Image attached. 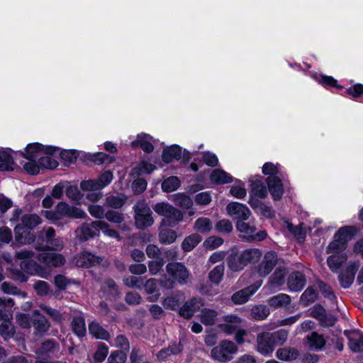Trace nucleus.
Wrapping results in <instances>:
<instances>
[{"label":"nucleus","instance_id":"nucleus-1","mask_svg":"<svg viewBox=\"0 0 363 363\" xmlns=\"http://www.w3.org/2000/svg\"><path fill=\"white\" fill-rule=\"evenodd\" d=\"M58 151L55 147H44L39 143L30 144L27 145V155L29 158H37L40 169H55L57 167L58 162L52 159L50 155Z\"/></svg>","mask_w":363,"mask_h":363},{"label":"nucleus","instance_id":"nucleus-2","mask_svg":"<svg viewBox=\"0 0 363 363\" xmlns=\"http://www.w3.org/2000/svg\"><path fill=\"white\" fill-rule=\"evenodd\" d=\"M153 210L162 216L161 225L165 227H174L183 220V213L168 203L160 202L153 206Z\"/></svg>","mask_w":363,"mask_h":363},{"label":"nucleus","instance_id":"nucleus-3","mask_svg":"<svg viewBox=\"0 0 363 363\" xmlns=\"http://www.w3.org/2000/svg\"><path fill=\"white\" fill-rule=\"evenodd\" d=\"M238 352V347L234 342L223 340L212 348L211 357L218 362L225 363L233 359Z\"/></svg>","mask_w":363,"mask_h":363},{"label":"nucleus","instance_id":"nucleus-4","mask_svg":"<svg viewBox=\"0 0 363 363\" xmlns=\"http://www.w3.org/2000/svg\"><path fill=\"white\" fill-rule=\"evenodd\" d=\"M355 233L352 226L340 228L335 234L333 240L329 244L326 252L328 253L339 254L346 248L347 242Z\"/></svg>","mask_w":363,"mask_h":363},{"label":"nucleus","instance_id":"nucleus-5","mask_svg":"<svg viewBox=\"0 0 363 363\" xmlns=\"http://www.w3.org/2000/svg\"><path fill=\"white\" fill-rule=\"evenodd\" d=\"M133 210L135 222L138 228L144 229L153 224L152 211L145 201H138L133 206Z\"/></svg>","mask_w":363,"mask_h":363},{"label":"nucleus","instance_id":"nucleus-6","mask_svg":"<svg viewBox=\"0 0 363 363\" xmlns=\"http://www.w3.org/2000/svg\"><path fill=\"white\" fill-rule=\"evenodd\" d=\"M21 223L16 225L15 228L16 240L22 245L29 244L34 240V236L31 235L29 238H23L22 235L19 234V230L22 228H34L41 223L42 219L36 214H26L21 217Z\"/></svg>","mask_w":363,"mask_h":363},{"label":"nucleus","instance_id":"nucleus-7","mask_svg":"<svg viewBox=\"0 0 363 363\" xmlns=\"http://www.w3.org/2000/svg\"><path fill=\"white\" fill-rule=\"evenodd\" d=\"M236 228L240 233V237L247 241H262L267 235L265 230L257 231V228L255 225L247 223L245 220H238Z\"/></svg>","mask_w":363,"mask_h":363},{"label":"nucleus","instance_id":"nucleus-8","mask_svg":"<svg viewBox=\"0 0 363 363\" xmlns=\"http://www.w3.org/2000/svg\"><path fill=\"white\" fill-rule=\"evenodd\" d=\"M34 257H35V252L30 250H22L15 253V257L22 259L20 263L21 268L30 274H39L41 271V267L37 262L31 259Z\"/></svg>","mask_w":363,"mask_h":363},{"label":"nucleus","instance_id":"nucleus-9","mask_svg":"<svg viewBox=\"0 0 363 363\" xmlns=\"http://www.w3.org/2000/svg\"><path fill=\"white\" fill-rule=\"evenodd\" d=\"M167 273L179 284H187L189 279V272L186 267L180 262H171L167 264Z\"/></svg>","mask_w":363,"mask_h":363},{"label":"nucleus","instance_id":"nucleus-10","mask_svg":"<svg viewBox=\"0 0 363 363\" xmlns=\"http://www.w3.org/2000/svg\"><path fill=\"white\" fill-rule=\"evenodd\" d=\"M35 249L40 252L35 257L48 267H58L65 263V258L61 254L43 250L39 247H35Z\"/></svg>","mask_w":363,"mask_h":363},{"label":"nucleus","instance_id":"nucleus-11","mask_svg":"<svg viewBox=\"0 0 363 363\" xmlns=\"http://www.w3.org/2000/svg\"><path fill=\"white\" fill-rule=\"evenodd\" d=\"M242 321V318L237 315H225L221 318V322L218 324V328L225 334L232 335L240 327Z\"/></svg>","mask_w":363,"mask_h":363},{"label":"nucleus","instance_id":"nucleus-12","mask_svg":"<svg viewBox=\"0 0 363 363\" xmlns=\"http://www.w3.org/2000/svg\"><path fill=\"white\" fill-rule=\"evenodd\" d=\"M286 274L287 270L285 267H277L269 278V280L267 284L264 286V289L268 292L272 293L274 290L279 289L284 284Z\"/></svg>","mask_w":363,"mask_h":363},{"label":"nucleus","instance_id":"nucleus-13","mask_svg":"<svg viewBox=\"0 0 363 363\" xmlns=\"http://www.w3.org/2000/svg\"><path fill=\"white\" fill-rule=\"evenodd\" d=\"M277 255L272 251L264 255L262 262L257 267V272L259 277H267L277 264Z\"/></svg>","mask_w":363,"mask_h":363},{"label":"nucleus","instance_id":"nucleus-14","mask_svg":"<svg viewBox=\"0 0 363 363\" xmlns=\"http://www.w3.org/2000/svg\"><path fill=\"white\" fill-rule=\"evenodd\" d=\"M226 211L232 217H234L238 220H247L251 212L250 209L245 205L238 202H231L228 204Z\"/></svg>","mask_w":363,"mask_h":363},{"label":"nucleus","instance_id":"nucleus-15","mask_svg":"<svg viewBox=\"0 0 363 363\" xmlns=\"http://www.w3.org/2000/svg\"><path fill=\"white\" fill-rule=\"evenodd\" d=\"M98 223H101V220L93 221L91 223H85L77 228L76 233L79 240L85 241L90 238L99 235L100 228Z\"/></svg>","mask_w":363,"mask_h":363},{"label":"nucleus","instance_id":"nucleus-16","mask_svg":"<svg viewBox=\"0 0 363 363\" xmlns=\"http://www.w3.org/2000/svg\"><path fill=\"white\" fill-rule=\"evenodd\" d=\"M274 345L272 342L269 332H262L257 336V350L262 355H269L274 351Z\"/></svg>","mask_w":363,"mask_h":363},{"label":"nucleus","instance_id":"nucleus-17","mask_svg":"<svg viewBox=\"0 0 363 363\" xmlns=\"http://www.w3.org/2000/svg\"><path fill=\"white\" fill-rule=\"evenodd\" d=\"M261 286V284H253L235 293L232 296V301L235 304L246 303L250 297L253 295Z\"/></svg>","mask_w":363,"mask_h":363},{"label":"nucleus","instance_id":"nucleus-18","mask_svg":"<svg viewBox=\"0 0 363 363\" xmlns=\"http://www.w3.org/2000/svg\"><path fill=\"white\" fill-rule=\"evenodd\" d=\"M349 340V347L354 352H363V334L358 331H345Z\"/></svg>","mask_w":363,"mask_h":363},{"label":"nucleus","instance_id":"nucleus-19","mask_svg":"<svg viewBox=\"0 0 363 363\" xmlns=\"http://www.w3.org/2000/svg\"><path fill=\"white\" fill-rule=\"evenodd\" d=\"M201 306V299L192 298L186 301L182 307L180 308L179 314L181 316L189 319L194 314L198 311Z\"/></svg>","mask_w":363,"mask_h":363},{"label":"nucleus","instance_id":"nucleus-20","mask_svg":"<svg viewBox=\"0 0 363 363\" xmlns=\"http://www.w3.org/2000/svg\"><path fill=\"white\" fill-rule=\"evenodd\" d=\"M287 285L291 291H300L306 285L305 276L300 272L291 273L288 279Z\"/></svg>","mask_w":363,"mask_h":363},{"label":"nucleus","instance_id":"nucleus-21","mask_svg":"<svg viewBox=\"0 0 363 363\" xmlns=\"http://www.w3.org/2000/svg\"><path fill=\"white\" fill-rule=\"evenodd\" d=\"M267 182L269 191L273 198L275 200H279L284 191L281 179L276 176L269 177L267 179Z\"/></svg>","mask_w":363,"mask_h":363},{"label":"nucleus","instance_id":"nucleus-22","mask_svg":"<svg viewBox=\"0 0 363 363\" xmlns=\"http://www.w3.org/2000/svg\"><path fill=\"white\" fill-rule=\"evenodd\" d=\"M69 204L65 202H60L55 206V211H46L45 217L52 221L58 220L63 217H67Z\"/></svg>","mask_w":363,"mask_h":363},{"label":"nucleus","instance_id":"nucleus-23","mask_svg":"<svg viewBox=\"0 0 363 363\" xmlns=\"http://www.w3.org/2000/svg\"><path fill=\"white\" fill-rule=\"evenodd\" d=\"M15 303L13 298L0 297V321L12 319L13 310Z\"/></svg>","mask_w":363,"mask_h":363},{"label":"nucleus","instance_id":"nucleus-24","mask_svg":"<svg viewBox=\"0 0 363 363\" xmlns=\"http://www.w3.org/2000/svg\"><path fill=\"white\" fill-rule=\"evenodd\" d=\"M32 323L35 330L40 333H46L50 328L48 319L38 311L33 313Z\"/></svg>","mask_w":363,"mask_h":363},{"label":"nucleus","instance_id":"nucleus-25","mask_svg":"<svg viewBox=\"0 0 363 363\" xmlns=\"http://www.w3.org/2000/svg\"><path fill=\"white\" fill-rule=\"evenodd\" d=\"M325 340L322 335L313 332L306 337V344L311 350H321L325 345Z\"/></svg>","mask_w":363,"mask_h":363},{"label":"nucleus","instance_id":"nucleus-26","mask_svg":"<svg viewBox=\"0 0 363 363\" xmlns=\"http://www.w3.org/2000/svg\"><path fill=\"white\" fill-rule=\"evenodd\" d=\"M152 137L147 134H139L137 136V140L131 143L133 147H141L145 152H152L154 150V146L151 143Z\"/></svg>","mask_w":363,"mask_h":363},{"label":"nucleus","instance_id":"nucleus-27","mask_svg":"<svg viewBox=\"0 0 363 363\" xmlns=\"http://www.w3.org/2000/svg\"><path fill=\"white\" fill-rule=\"evenodd\" d=\"M358 265L353 264H351L346 272L341 273L339 277V281L343 288H349L353 283L354 279V275L357 271Z\"/></svg>","mask_w":363,"mask_h":363},{"label":"nucleus","instance_id":"nucleus-28","mask_svg":"<svg viewBox=\"0 0 363 363\" xmlns=\"http://www.w3.org/2000/svg\"><path fill=\"white\" fill-rule=\"evenodd\" d=\"M101 259L90 252H84L77 260V265L82 267H90L99 264Z\"/></svg>","mask_w":363,"mask_h":363},{"label":"nucleus","instance_id":"nucleus-29","mask_svg":"<svg viewBox=\"0 0 363 363\" xmlns=\"http://www.w3.org/2000/svg\"><path fill=\"white\" fill-rule=\"evenodd\" d=\"M277 357L285 362H291L298 358L299 352L294 347H283L277 351Z\"/></svg>","mask_w":363,"mask_h":363},{"label":"nucleus","instance_id":"nucleus-30","mask_svg":"<svg viewBox=\"0 0 363 363\" xmlns=\"http://www.w3.org/2000/svg\"><path fill=\"white\" fill-rule=\"evenodd\" d=\"M270 310L265 305H257L250 310V318L254 320H265L269 315Z\"/></svg>","mask_w":363,"mask_h":363},{"label":"nucleus","instance_id":"nucleus-31","mask_svg":"<svg viewBox=\"0 0 363 363\" xmlns=\"http://www.w3.org/2000/svg\"><path fill=\"white\" fill-rule=\"evenodd\" d=\"M60 347L53 340H48L43 342L40 348L37 352L38 355L49 356L59 352Z\"/></svg>","mask_w":363,"mask_h":363},{"label":"nucleus","instance_id":"nucleus-32","mask_svg":"<svg viewBox=\"0 0 363 363\" xmlns=\"http://www.w3.org/2000/svg\"><path fill=\"white\" fill-rule=\"evenodd\" d=\"M291 303V297L286 294H279L271 297L268 304L274 308L286 307Z\"/></svg>","mask_w":363,"mask_h":363},{"label":"nucleus","instance_id":"nucleus-33","mask_svg":"<svg viewBox=\"0 0 363 363\" xmlns=\"http://www.w3.org/2000/svg\"><path fill=\"white\" fill-rule=\"evenodd\" d=\"M89 333L97 339L108 340L110 335L100 324L96 321H92L89 324Z\"/></svg>","mask_w":363,"mask_h":363},{"label":"nucleus","instance_id":"nucleus-34","mask_svg":"<svg viewBox=\"0 0 363 363\" xmlns=\"http://www.w3.org/2000/svg\"><path fill=\"white\" fill-rule=\"evenodd\" d=\"M225 272V265L223 263L216 266L212 270L208 272V278L209 281L218 286L223 280Z\"/></svg>","mask_w":363,"mask_h":363},{"label":"nucleus","instance_id":"nucleus-35","mask_svg":"<svg viewBox=\"0 0 363 363\" xmlns=\"http://www.w3.org/2000/svg\"><path fill=\"white\" fill-rule=\"evenodd\" d=\"M127 196L122 194L108 196L106 198V206L118 209L121 208L126 202Z\"/></svg>","mask_w":363,"mask_h":363},{"label":"nucleus","instance_id":"nucleus-36","mask_svg":"<svg viewBox=\"0 0 363 363\" xmlns=\"http://www.w3.org/2000/svg\"><path fill=\"white\" fill-rule=\"evenodd\" d=\"M181 157L182 150L178 145H172L162 152V160L167 163L171 162L174 159L179 160Z\"/></svg>","mask_w":363,"mask_h":363},{"label":"nucleus","instance_id":"nucleus-37","mask_svg":"<svg viewBox=\"0 0 363 363\" xmlns=\"http://www.w3.org/2000/svg\"><path fill=\"white\" fill-rule=\"evenodd\" d=\"M14 160L9 152L0 151V171H12L14 169Z\"/></svg>","mask_w":363,"mask_h":363},{"label":"nucleus","instance_id":"nucleus-38","mask_svg":"<svg viewBox=\"0 0 363 363\" xmlns=\"http://www.w3.org/2000/svg\"><path fill=\"white\" fill-rule=\"evenodd\" d=\"M172 200L176 206L184 209H189L194 204L193 200L189 196L182 193H177L172 195Z\"/></svg>","mask_w":363,"mask_h":363},{"label":"nucleus","instance_id":"nucleus-39","mask_svg":"<svg viewBox=\"0 0 363 363\" xmlns=\"http://www.w3.org/2000/svg\"><path fill=\"white\" fill-rule=\"evenodd\" d=\"M240 255L241 259H242L247 265L249 263L257 262L262 256V252L258 249L250 248L244 250Z\"/></svg>","mask_w":363,"mask_h":363},{"label":"nucleus","instance_id":"nucleus-40","mask_svg":"<svg viewBox=\"0 0 363 363\" xmlns=\"http://www.w3.org/2000/svg\"><path fill=\"white\" fill-rule=\"evenodd\" d=\"M347 259L346 256L344 254H333L330 255L328 259V265L329 268L334 272H337L340 269L342 263Z\"/></svg>","mask_w":363,"mask_h":363},{"label":"nucleus","instance_id":"nucleus-41","mask_svg":"<svg viewBox=\"0 0 363 363\" xmlns=\"http://www.w3.org/2000/svg\"><path fill=\"white\" fill-rule=\"evenodd\" d=\"M73 332L79 337H84L86 335V325L84 318L81 316L74 317L71 323Z\"/></svg>","mask_w":363,"mask_h":363},{"label":"nucleus","instance_id":"nucleus-42","mask_svg":"<svg viewBox=\"0 0 363 363\" xmlns=\"http://www.w3.org/2000/svg\"><path fill=\"white\" fill-rule=\"evenodd\" d=\"M211 180L216 184H227L233 181L232 177L221 169H214L211 174Z\"/></svg>","mask_w":363,"mask_h":363},{"label":"nucleus","instance_id":"nucleus-43","mask_svg":"<svg viewBox=\"0 0 363 363\" xmlns=\"http://www.w3.org/2000/svg\"><path fill=\"white\" fill-rule=\"evenodd\" d=\"M101 289L106 293L110 298H115L118 296V289L115 281L112 279H107L104 281Z\"/></svg>","mask_w":363,"mask_h":363},{"label":"nucleus","instance_id":"nucleus-44","mask_svg":"<svg viewBox=\"0 0 363 363\" xmlns=\"http://www.w3.org/2000/svg\"><path fill=\"white\" fill-rule=\"evenodd\" d=\"M217 311L211 309H203L201 311L199 318L201 322L206 325H213L217 319Z\"/></svg>","mask_w":363,"mask_h":363},{"label":"nucleus","instance_id":"nucleus-45","mask_svg":"<svg viewBox=\"0 0 363 363\" xmlns=\"http://www.w3.org/2000/svg\"><path fill=\"white\" fill-rule=\"evenodd\" d=\"M11 320H1L2 323L0 325V335L6 340L11 338L15 333V328L11 323Z\"/></svg>","mask_w":363,"mask_h":363},{"label":"nucleus","instance_id":"nucleus-46","mask_svg":"<svg viewBox=\"0 0 363 363\" xmlns=\"http://www.w3.org/2000/svg\"><path fill=\"white\" fill-rule=\"evenodd\" d=\"M23 156L28 161L23 164V169L30 174L35 175L39 173L40 167L38 163L37 158H29L27 155V148Z\"/></svg>","mask_w":363,"mask_h":363},{"label":"nucleus","instance_id":"nucleus-47","mask_svg":"<svg viewBox=\"0 0 363 363\" xmlns=\"http://www.w3.org/2000/svg\"><path fill=\"white\" fill-rule=\"evenodd\" d=\"M177 238V233L171 229L165 228L160 231V242L164 245H170L173 243Z\"/></svg>","mask_w":363,"mask_h":363},{"label":"nucleus","instance_id":"nucleus-48","mask_svg":"<svg viewBox=\"0 0 363 363\" xmlns=\"http://www.w3.org/2000/svg\"><path fill=\"white\" fill-rule=\"evenodd\" d=\"M228 267L234 272H239L246 266L245 262L241 259V255H231L228 259Z\"/></svg>","mask_w":363,"mask_h":363},{"label":"nucleus","instance_id":"nucleus-49","mask_svg":"<svg viewBox=\"0 0 363 363\" xmlns=\"http://www.w3.org/2000/svg\"><path fill=\"white\" fill-rule=\"evenodd\" d=\"M194 228L200 233H208L213 228L212 222L208 218H199L195 221Z\"/></svg>","mask_w":363,"mask_h":363},{"label":"nucleus","instance_id":"nucleus-50","mask_svg":"<svg viewBox=\"0 0 363 363\" xmlns=\"http://www.w3.org/2000/svg\"><path fill=\"white\" fill-rule=\"evenodd\" d=\"M289 332L286 330L281 329L274 333H269L272 342L275 345H281L287 340Z\"/></svg>","mask_w":363,"mask_h":363},{"label":"nucleus","instance_id":"nucleus-51","mask_svg":"<svg viewBox=\"0 0 363 363\" xmlns=\"http://www.w3.org/2000/svg\"><path fill=\"white\" fill-rule=\"evenodd\" d=\"M201 240L198 234H192L186 237L182 242V247L184 251L189 252L192 250Z\"/></svg>","mask_w":363,"mask_h":363},{"label":"nucleus","instance_id":"nucleus-52","mask_svg":"<svg viewBox=\"0 0 363 363\" xmlns=\"http://www.w3.org/2000/svg\"><path fill=\"white\" fill-rule=\"evenodd\" d=\"M180 181L177 177H170L164 180L162 189L164 192L176 191L180 186Z\"/></svg>","mask_w":363,"mask_h":363},{"label":"nucleus","instance_id":"nucleus-53","mask_svg":"<svg viewBox=\"0 0 363 363\" xmlns=\"http://www.w3.org/2000/svg\"><path fill=\"white\" fill-rule=\"evenodd\" d=\"M317 296V292L313 288L308 287L301 296V302L303 306H307L315 301Z\"/></svg>","mask_w":363,"mask_h":363},{"label":"nucleus","instance_id":"nucleus-54","mask_svg":"<svg viewBox=\"0 0 363 363\" xmlns=\"http://www.w3.org/2000/svg\"><path fill=\"white\" fill-rule=\"evenodd\" d=\"M108 354V348L104 343H99L96 351L94 354V363H101L104 361Z\"/></svg>","mask_w":363,"mask_h":363},{"label":"nucleus","instance_id":"nucleus-55","mask_svg":"<svg viewBox=\"0 0 363 363\" xmlns=\"http://www.w3.org/2000/svg\"><path fill=\"white\" fill-rule=\"evenodd\" d=\"M1 289L4 294L10 295H18L26 297V294L25 292L21 291L13 284L7 281H4L1 285Z\"/></svg>","mask_w":363,"mask_h":363},{"label":"nucleus","instance_id":"nucleus-56","mask_svg":"<svg viewBox=\"0 0 363 363\" xmlns=\"http://www.w3.org/2000/svg\"><path fill=\"white\" fill-rule=\"evenodd\" d=\"M54 284L60 290H65L69 285L75 284V281L66 277L65 275L57 274L54 278Z\"/></svg>","mask_w":363,"mask_h":363},{"label":"nucleus","instance_id":"nucleus-57","mask_svg":"<svg viewBox=\"0 0 363 363\" xmlns=\"http://www.w3.org/2000/svg\"><path fill=\"white\" fill-rule=\"evenodd\" d=\"M252 191L254 195L259 198H264L267 195L266 187L260 181H253L251 184Z\"/></svg>","mask_w":363,"mask_h":363},{"label":"nucleus","instance_id":"nucleus-58","mask_svg":"<svg viewBox=\"0 0 363 363\" xmlns=\"http://www.w3.org/2000/svg\"><path fill=\"white\" fill-rule=\"evenodd\" d=\"M123 284L129 288L140 289L143 285V279L141 277L129 276L123 279Z\"/></svg>","mask_w":363,"mask_h":363},{"label":"nucleus","instance_id":"nucleus-59","mask_svg":"<svg viewBox=\"0 0 363 363\" xmlns=\"http://www.w3.org/2000/svg\"><path fill=\"white\" fill-rule=\"evenodd\" d=\"M317 285L320 289V291L322 293L325 298L329 299L331 301H334L336 299V296L330 286L327 285L325 282L320 280H318Z\"/></svg>","mask_w":363,"mask_h":363},{"label":"nucleus","instance_id":"nucleus-60","mask_svg":"<svg viewBox=\"0 0 363 363\" xmlns=\"http://www.w3.org/2000/svg\"><path fill=\"white\" fill-rule=\"evenodd\" d=\"M80 188L82 190L86 191H96L101 190L97 179H88L82 181L80 182Z\"/></svg>","mask_w":363,"mask_h":363},{"label":"nucleus","instance_id":"nucleus-61","mask_svg":"<svg viewBox=\"0 0 363 363\" xmlns=\"http://www.w3.org/2000/svg\"><path fill=\"white\" fill-rule=\"evenodd\" d=\"M40 308L43 312L52 318L54 321L60 323L62 320V315L57 309L52 308L44 304H41Z\"/></svg>","mask_w":363,"mask_h":363},{"label":"nucleus","instance_id":"nucleus-62","mask_svg":"<svg viewBox=\"0 0 363 363\" xmlns=\"http://www.w3.org/2000/svg\"><path fill=\"white\" fill-rule=\"evenodd\" d=\"M127 354L122 350H116L111 353L108 358V363H125Z\"/></svg>","mask_w":363,"mask_h":363},{"label":"nucleus","instance_id":"nucleus-63","mask_svg":"<svg viewBox=\"0 0 363 363\" xmlns=\"http://www.w3.org/2000/svg\"><path fill=\"white\" fill-rule=\"evenodd\" d=\"M164 264L163 258H157L148 262L149 272L152 275H155L162 269Z\"/></svg>","mask_w":363,"mask_h":363},{"label":"nucleus","instance_id":"nucleus-64","mask_svg":"<svg viewBox=\"0 0 363 363\" xmlns=\"http://www.w3.org/2000/svg\"><path fill=\"white\" fill-rule=\"evenodd\" d=\"M215 229L218 233H230L233 230V225L229 220L223 219L216 223Z\"/></svg>","mask_w":363,"mask_h":363}]
</instances>
